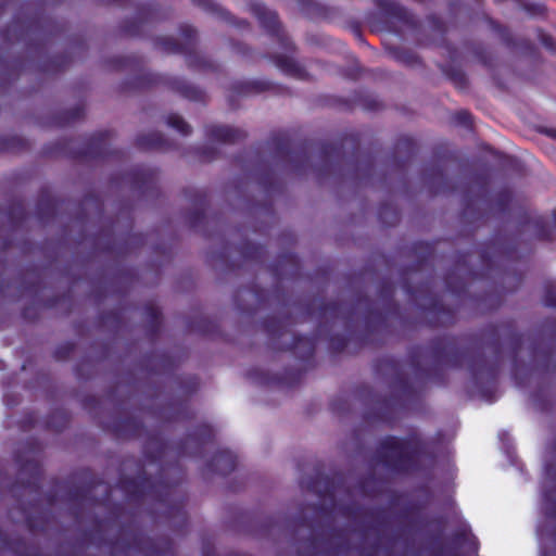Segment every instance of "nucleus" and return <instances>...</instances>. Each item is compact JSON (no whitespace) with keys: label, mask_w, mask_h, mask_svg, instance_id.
Masks as SVG:
<instances>
[{"label":"nucleus","mask_w":556,"mask_h":556,"mask_svg":"<svg viewBox=\"0 0 556 556\" xmlns=\"http://www.w3.org/2000/svg\"><path fill=\"white\" fill-rule=\"evenodd\" d=\"M215 470L225 475L230 472L235 467V460L231 454L229 453H220L214 459Z\"/></svg>","instance_id":"obj_1"},{"label":"nucleus","mask_w":556,"mask_h":556,"mask_svg":"<svg viewBox=\"0 0 556 556\" xmlns=\"http://www.w3.org/2000/svg\"><path fill=\"white\" fill-rule=\"evenodd\" d=\"M258 17L261 22L270 30H275L278 21L275 12L267 10L264 5H257Z\"/></svg>","instance_id":"obj_2"},{"label":"nucleus","mask_w":556,"mask_h":556,"mask_svg":"<svg viewBox=\"0 0 556 556\" xmlns=\"http://www.w3.org/2000/svg\"><path fill=\"white\" fill-rule=\"evenodd\" d=\"M167 123L170 127L176 128L182 135H188L190 132L189 125L178 115H169Z\"/></svg>","instance_id":"obj_3"},{"label":"nucleus","mask_w":556,"mask_h":556,"mask_svg":"<svg viewBox=\"0 0 556 556\" xmlns=\"http://www.w3.org/2000/svg\"><path fill=\"white\" fill-rule=\"evenodd\" d=\"M233 131L229 128H218L216 132V137L224 140V141H230L233 139Z\"/></svg>","instance_id":"obj_4"},{"label":"nucleus","mask_w":556,"mask_h":556,"mask_svg":"<svg viewBox=\"0 0 556 556\" xmlns=\"http://www.w3.org/2000/svg\"><path fill=\"white\" fill-rule=\"evenodd\" d=\"M457 118L460 124L468 125L470 122V115L466 112H460L457 114Z\"/></svg>","instance_id":"obj_5"},{"label":"nucleus","mask_w":556,"mask_h":556,"mask_svg":"<svg viewBox=\"0 0 556 556\" xmlns=\"http://www.w3.org/2000/svg\"><path fill=\"white\" fill-rule=\"evenodd\" d=\"M388 443L394 448H397L400 446V442L395 439H391Z\"/></svg>","instance_id":"obj_6"},{"label":"nucleus","mask_w":556,"mask_h":556,"mask_svg":"<svg viewBox=\"0 0 556 556\" xmlns=\"http://www.w3.org/2000/svg\"><path fill=\"white\" fill-rule=\"evenodd\" d=\"M157 143H159V140H157V141H155V142H152V143H148V144H149V146H155V144H157Z\"/></svg>","instance_id":"obj_7"}]
</instances>
